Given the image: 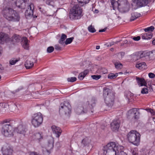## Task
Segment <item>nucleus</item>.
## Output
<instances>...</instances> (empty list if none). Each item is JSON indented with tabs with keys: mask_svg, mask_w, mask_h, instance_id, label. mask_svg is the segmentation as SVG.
<instances>
[{
	"mask_svg": "<svg viewBox=\"0 0 155 155\" xmlns=\"http://www.w3.org/2000/svg\"><path fill=\"white\" fill-rule=\"evenodd\" d=\"M29 0H17L15 2L16 6L22 9H25L26 6L28 9L26 10L25 15L27 18H29L33 16L34 6L33 4H29Z\"/></svg>",
	"mask_w": 155,
	"mask_h": 155,
	"instance_id": "obj_1",
	"label": "nucleus"
},
{
	"mask_svg": "<svg viewBox=\"0 0 155 155\" xmlns=\"http://www.w3.org/2000/svg\"><path fill=\"white\" fill-rule=\"evenodd\" d=\"M124 147L115 142H111L104 146L102 149L103 155H117L119 150H123Z\"/></svg>",
	"mask_w": 155,
	"mask_h": 155,
	"instance_id": "obj_2",
	"label": "nucleus"
},
{
	"mask_svg": "<svg viewBox=\"0 0 155 155\" xmlns=\"http://www.w3.org/2000/svg\"><path fill=\"white\" fill-rule=\"evenodd\" d=\"M2 14L8 21L18 22L20 21V17L19 14L10 7H6L4 8L2 10Z\"/></svg>",
	"mask_w": 155,
	"mask_h": 155,
	"instance_id": "obj_3",
	"label": "nucleus"
},
{
	"mask_svg": "<svg viewBox=\"0 0 155 155\" xmlns=\"http://www.w3.org/2000/svg\"><path fill=\"white\" fill-rule=\"evenodd\" d=\"M103 96L104 97L105 103L110 107H111L114 104V94L112 90L104 87L103 89Z\"/></svg>",
	"mask_w": 155,
	"mask_h": 155,
	"instance_id": "obj_4",
	"label": "nucleus"
},
{
	"mask_svg": "<svg viewBox=\"0 0 155 155\" xmlns=\"http://www.w3.org/2000/svg\"><path fill=\"white\" fill-rule=\"evenodd\" d=\"M127 137L129 143L136 146H138L140 142V135L137 131L132 130L127 134Z\"/></svg>",
	"mask_w": 155,
	"mask_h": 155,
	"instance_id": "obj_5",
	"label": "nucleus"
},
{
	"mask_svg": "<svg viewBox=\"0 0 155 155\" xmlns=\"http://www.w3.org/2000/svg\"><path fill=\"white\" fill-rule=\"evenodd\" d=\"M82 9L79 5H74L70 10L69 17L70 19L76 20L80 19L83 16Z\"/></svg>",
	"mask_w": 155,
	"mask_h": 155,
	"instance_id": "obj_6",
	"label": "nucleus"
},
{
	"mask_svg": "<svg viewBox=\"0 0 155 155\" xmlns=\"http://www.w3.org/2000/svg\"><path fill=\"white\" fill-rule=\"evenodd\" d=\"M43 120V118L40 113H35L32 116L31 123L35 127H38L41 125Z\"/></svg>",
	"mask_w": 155,
	"mask_h": 155,
	"instance_id": "obj_7",
	"label": "nucleus"
},
{
	"mask_svg": "<svg viewBox=\"0 0 155 155\" xmlns=\"http://www.w3.org/2000/svg\"><path fill=\"white\" fill-rule=\"evenodd\" d=\"M14 130L13 126L11 124H3L2 127V133L7 137L13 136Z\"/></svg>",
	"mask_w": 155,
	"mask_h": 155,
	"instance_id": "obj_8",
	"label": "nucleus"
},
{
	"mask_svg": "<svg viewBox=\"0 0 155 155\" xmlns=\"http://www.w3.org/2000/svg\"><path fill=\"white\" fill-rule=\"evenodd\" d=\"M138 109L134 108L128 111L127 118L132 121H135L139 118L140 113L137 110Z\"/></svg>",
	"mask_w": 155,
	"mask_h": 155,
	"instance_id": "obj_9",
	"label": "nucleus"
},
{
	"mask_svg": "<svg viewBox=\"0 0 155 155\" xmlns=\"http://www.w3.org/2000/svg\"><path fill=\"white\" fill-rule=\"evenodd\" d=\"M59 112L68 116L69 115L71 112V106L68 101H64V103L61 104Z\"/></svg>",
	"mask_w": 155,
	"mask_h": 155,
	"instance_id": "obj_10",
	"label": "nucleus"
},
{
	"mask_svg": "<svg viewBox=\"0 0 155 155\" xmlns=\"http://www.w3.org/2000/svg\"><path fill=\"white\" fill-rule=\"evenodd\" d=\"M119 10L122 12H128L130 9V5L127 0H118Z\"/></svg>",
	"mask_w": 155,
	"mask_h": 155,
	"instance_id": "obj_11",
	"label": "nucleus"
},
{
	"mask_svg": "<svg viewBox=\"0 0 155 155\" xmlns=\"http://www.w3.org/2000/svg\"><path fill=\"white\" fill-rule=\"evenodd\" d=\"M120 121L119 119H115L110 124L111 129L113 131H117L119 128Z\"/></svg>",
	"mask_w": 155,
	"mask_h": 155,
	"instance_id": "obj_12",
	"label": "nucleus"
},
{
	"mask_svg": "<svg viewBox=\"0 0 155 155\" xmlns=\"http://www.w3.org/2000/svg\"><path fill=\"white\" fill-rule=\"evenodd\" d=\"M88 109V107L84 104L80 106L75 109V112L78 114H81L86 113L87 112Z\"/></svg>",
	"mask_w": 155,
	"mask_h": 155,
	"instance_id": "obj_13",
	"label": "nucleus"
},
{
	"mask_svg": "<svg viewBox=\"0 0 155 155\" xmlns=\"http://www.w3.org/2000/svg\"><path fill=\"white\" fill-rule=\"evenodd\" d=\"M3 155H12L13 150L8 145H4L2 147Z\"/></svg>",
	"mask_w": 155,
	"mask_h": 155,
	"instance_id": "obj_14",
	"label": "nucleus"
},
{
	"mask_svg": "<svg viewBox=\"0 0 155 155\" xmlns=\"http://www.w3.org/2000/svg\"><path fill=\"white\" fill-rule=\"evenodd\" d=\"M135 1H136V5L138 8L145 6L151 2V0H133L134 2Z\"/></svg>",
	"mask_w": 155,
	"mask_h": 155,
	"instance_id": "obj_15",
	"label": "nucleus"
},
{
	"mask_svg": "<svg viewBox=\"0 0 155 155\" xmlns=\"http://www.w3.org/2000/svg\"><path fill=\"white\" fill-rule=\"evenodd\" d=\"M14 130L18 133L23 134L26 131L25 126L23 124H20L15 128Z\"/></svg>",
	"mask_w": 155,
	"mask_h": 155,
	"instance_id": "obj_16",
	"label": "nucleus"
},
{
	"mask_svg": "<svg viewBox=\"0 0 155 155\" xmlns=\"http://www.w3.org/2000/svg\"><path fill=\"white\" fill-rule=\"evenodd\" d=\"M51 129L53 133L55 134L56 137L58 138L59 137L62 132V130L61 128L56 126L53 125L51 127Z\"/></svg>",
	"mask_w": 155,
	"mask_h": 155,
	"instance_id": "obj_17",
	"label": "nucleus"
},
{
	"mask_svg": "<svg viewBox=\"0 0 155 155\" xmlns=\"http://www.w3.org/2000/svg\"><path fill=\"white\" fill-rule=\"evenodd\" d=\"M9 37L7 34L4 33H0V43L3 44L8 41Z\"/></svg>",
	"mask_w": 155,
	"mask_h": 155,
	"instance_id": "obj_18",
	"label": "nucleus"
},
{
	"mask_svg": "<svg viewBox=\"0 0 155 155\" xmlns=\"http://www.w3.org/2000/svg\"><path fill=\"white\" fill-rule=\"evenodd\" d=\"M95 99L94 97H92L91 99H89L85 104L87 106L88 105L89 108L92 109L95 105Z\"/></svg>",
	"mask_w": 155,
	"mask_h": 155,
	"instance_id": "obj_19",
	"label": "nucleus"
},
{
	"mask_svg": "<svg viewBox=\"0 0 155 155\" xmlns=\"http://www.w3.org/2000/svg\"><path fill=\"white\" fill-rule=\"evenodd\" d=\"M33 138L35 140L39 142L43 139V135L42 133H37L33 135Z\"/></svg>",
	"mask_w": 155,
	"mask_h": 155,
	"instance_id": "obj_20",
	"label": "nucleus"
},
{
	"mask_svg": "<svg viewBox=\"0 0 155 155\" xmlns=\"http://www.w3.org/2000/svg\"><path fill=\"white\" fill-rule=\"evenodd\" d=\"M136 80L138 84L140 86H146L147 84V83L143 78H140L139 77H136Z\"/></svg>",
	"mask_w": 155,
	"mask_h": 155,
	"instance_id": "obj_21",
	"label": "nucleus"
},
{
	"mask_svg": "<svg viewBox=\"0 0 155 155\" xmlns=\"http://www.w3.org/2000/svg\"><path fill=\"white\" fill-rule=\"evenodd\" d=\"M91 140L90 138L86 137L81 141V144L83 146H89L91 143Z\"/></svg>",
	"mask_w": 155,
	"mask_h": 155,
	"instance_id": "obj_22",
	"label": "nucleus"
},
{
	"mask_svg": "<svg viewBox=\"0 0 155 155\" xmlns=\"http://www.w3.org/2000/svg\"><path fill=\"white\" fill-rule=\"evenodd\" d=\"M146 55L148 56L150 60H154L155 59V50L147 52Z\"/></svg>",
	"mask_w": 155,
	"mask_h": 155,
	"instance_id": "obj_23",
	"label": "nucleus"
},
{
	"mask_svg": "<svg viewBox=\"0 0 155 155\" xmlns=\"http://www.w3.org/2000/svg\"><path fill=\"white\" fill-rule=\"evenodd\" d=\"M141 16V14L137 12H134L131 14V16L130 20V21H132L136 19Z\"/></svg>",
	"mask_w": 155,
	"mask_h": 155,
	"instance_id": "obj_24",
	"label": "nucleus"
},
{
	"mask_svg": "<svg viewBox=\"0 0 155 155\" xmlns=\"http://www.w3.org/2000/svg\"><path fill=\"white\" fill-rule=\"evenodd\" d=\"M12 41L14 43L18 42L20 41L21 37L19 35L14 34L12 37Z\"/></svg>",
	"mask_w": 155,
	"mask_h": 155,
	"instance_id": "obj_25",
	"label": "nucleus"
},
{
	"mask_svg": "<svg viewBox=\"0 0 155 155\" xmlns=\"http://www.w3.org/2000/svg\"><path fill=\"white\" fill-rule=\"evenodd\" d=\"M25 65L27 69H30L34 65L33 62H31L30 60H27L25 62Z\"/></svg>",
	"mask_w": 155,
	"mask_h": 155,
	"instance_id": "obj_26",
	"label": "nucleus"
},
{
	"mask_svg": "<svg viewBox=\"0 0 155 155\" xmlns=\"http://www.w3.org/2000/svg\"><path fill=\"white\" fill-rule=\"evenodd\" d=\"M111 3L113 9L115 10L116 8H117L119 10V3L118 2V0L117 1H114V0H112L111 1Z\"/></svg>",
	"mask_w": 155,
	"mask_h": 155,
	"instance_id": "obj_27",
	"label": "nucleus"
},
{
	"mask_svg": "<svg viewBox=\"0 0 155 155\" xmlns=\"http://www.w3.org/2000/svg\"><path fill=\"white\" fill-rule=\"evenodd\" d=\"M53 140L52 139L49 140L48 141V143L47 146V149L48 150H50L52 149L54 146Z\"/></svg>",
	"mask_w": 155,
	"mask_h": 155,
	"instance_id": "obj_28",
	"label": "nucleus"
},
{
	"mask_svg": "<svg viewBox=\"0 0 155 155\" xmlns=\"http://www.w3.org/2000/svg\"><path fill=\"white\" fill-rule=\"evenodd\" d=\"M152 36V34L151 33H148L143 34L142 36V38L143 39H150Z\"/></svg>",
	"mask_w": 155,
	"mask_h": 155,
	"instance_id": "obj_29",
	"label": "nucleus"
},
{
	"mask_svg": "<svg viewBox=\"0 0 155 155\" xmlns=\"http://www.w3.org/2000/svg\"><path fill=\"white\" fill-rule=\"evenodd\" d=\"M136 67L139 69H145L146 67V64L144 62L140 63L137 64Z\"/></svg>",
	"mask_w": 155,
	"mask_h": 155,
	"instance_id": "obj_30",
	"label": "nucleus"
},
{
	"mask_svg": "<svg viewBox=\"0 0 155 155\" xmlns=\"http://www.w3.org/2000/svg\"><path fill=\"white\" fill-rule=\"evenodd\" d=\"M67 38V36L65 34H62L60 39L59 40L58 42L61 44H63L64 42V40Z\"/></svg>",
	"mask_w": 155,
	"mask_h": 155,
	"instance_id": "obj_31",
	"label": "nucleus"
},
{
	"mask_svg": "<svg viewBox=\"0 0 155 155\" xmlns=\"http://www.w3.org/2000/svg\"><path fill=\"white\" fill-rule=\"evenodd\" d=\"M24 43L23 45V48L26 49H27L28 48V40L27 38L25 37L24 38Z\"/></svg>",
	"mask_w": 155,
	"mask_h": 155,
	"instance_id": "obj_32",
	"label": "nucleus"
},
{
	"mask_svg": "<svg viewBox=\"0 0 155 155\" xmlns=\"http://www.w3.org/2000/svg\"><path fill=\"white\" fill-rule=\"evenodd\" d=\"M118 74L116 73L115 74L114 73H110L108 74V78L110 79H114L116 78L118 76Z\"/></svg>",
	"mask_w": 155,
	"mask_h": 155,
	"instance_id": "obj_33",
	"label": "nucleus"
},
{
	"mask_svg": "<svg viewBox=\"0 0 155 155\" xmlns=\"http://www.w3.org/2000/svg\"><path fill=\"white\" fill-rule=\"evenodd\" d=\"M0 106L2 107V110H6L5 109L6 108L7 109L9 107L8 105L7 104L5 103H1L0 104Z\"/></svg>",
	"mask_w": 155,
	"mask_h": 155,
	"instance_id": "obj_34",
	"label": "nucleus"
},
{
	"mask_svg": "<svg viewBox=\"0 0 155 155\" xmlns=\"http://www.w3.org/2000/svg\"><path fill=\"white\" fill-rule=\"evenodd\" d=\"M154 29V27L153 26H151L150 27L145 28L144 30L145 32H152L153 31Z\"/></svg>",
	"mask_w": 155,
	"mask_h": 155,
	"instance_id": "obj_35",
	"label": "nucleus"
},
{
	"mask_svg": "<svg viewBox=\"0 0 155 155\" xmlns=\"http://www.w3.org/2000/svg\"><path fill=\"white\" fill-rule=\"evenodd\" d=\"M114 65L115 68L117 69H120L122 68L123 65L122 64L119 62H115L114 63Z\"/></svg>",
	"mask_w": 155,
	"mask_h": 155,
	"instance_id": "obj_36",
	"label": "nucleus"
},
{
	"mask_svg": "<svg viewBox=\"0 0 155 155\" xmlns=\"http://www.w3.org/2000/svg\"><path fill=\"white\" fill-rule=\"evenodd\" d=\"M74 39V38L73 37H72L71 38L66 39L65 42V44L66 45H67L68 44H70L72 41Z\"/></svg>",
	"mask_w": 155,
	"mask_h": 155,
	"instance_id": "obj_37",
	"label": "nucleus"
},
{
	"mask_svg": "<svg viewBox=\"0 0 155 155\" xmlns=\"http://www.w3.org/2000/svg\"><path fill=\"white\" fill-rule=\"evenodd\" d=\"M18 61V60L16 59L15 58H13L10 60L9 64L12 65H14Z\"/></svg>",
	"mask_w": 155,
	"mask_h": 155,
	"instance_id": "obj_38",
	"label": "nucleus"
},
{
	"mask_svg": "<svg viewBox=\"0 0 155 155\" xmlns=\"http://www.w3.org/2000/svg\"><path fill=\"white\" fill-rule=\"evenodd\" d=\"M88 29L89 31L90 32L94 33L96 31V30L91 25L88 26Z\"/></svg>",
	"mask_w": 155,
	"mask_h": 155,
	"instance_id": "obj_39",
	"label": "nucleus"
},
{
	"mask_svg": "<svg viewBox=\"0 0 155 155\" xmlns=\"http://www.w3.org/2000/svg\"><path fill=\"white\" fill-rule=\"evenodd\" d=\"M139 57H138V59L147 56L146 55L147 53H145L144 52H140L139 53Z\"/></svg>",
	"mask_w": 155,
	"mask_h": 155,
	"instance_id": "obj_40",
	"label": "nucleus"
},
{
	"mask_svg": "<svg viewBox=\"0 0 155 155\" xmlns=\"http://www.w3.org/2000/svg\"><path fill=\"white\" fill-rule=\"evenodd\" d=\"M91 77L93 79L97 80L101 77V76L100 75H92Z\"/></svg>",
	"mask_w": 155,
	"mask_h": 155,
	"instance_id": "obj_41",
	"label": "nucleus"
},
{
	"mask_svg": "<svg viewBox=\"0 0 155 155\" xmlns=\"http://www.w3.org/2000/svg\"><path fill=\"white\" fill-rule=\"evenodd\" d=\"M125 54V53L124 52H122L118 53L117 54V56L119 59H121L124 57Z\"/></svg>",
	"mask_w": 155,
	"mask_h": 155,
	"instance_id": "obj_42",
	"label": "nucleus"
},
{
	"mask_svg": "<svg viewBox=\"0 0 155 155\" xmlns=\"http://www.w3.org/2000/svg\"><path fill=\"white\" fill-rule=\"evenodd\" d=\"M146 110L149 112H150L152 115H155V111L151 108L146 109Z\"/></svg>",
	"mask_w": 155,
	"mask_h": 155,
	"instance_id": "obj_43",
	"label": "nucleus"
},
{
	"mask_svg": "<svg viewBox=\"0 0 155 155\" xmlns=\"http://www.w3.org/2000/svg\"><path fill=\"white\" fill-rule=\"evenodd\" d=\"M54 48L53 46H50L48 48L47 51L48 53H50L54 51Z\"/></svg>",
	"mask_w": 155,
	"mask_h": 155,
	"instance_id": "obj_44",
	"label": "nucleus"
},
{
	"mask_svg": "<svg viewBox=\"0 0 155 155\" xmlns=\"http://www.w3.org/2000/svg\"><path fill=\"white\" fill-rule=\"evenodd\" d=\"M77 79L75 77L68 78L67 80L68 82H74L76 81Z\"/></svg>",
	"mask_w": 155,
	"mask_h": 155,
	"instance_id": "obj_45",
	"label": "nucleus"
},
{
	"mask_svg": "<svg viewBox=\"0 0 155 155\" xmlns=\"http://www.w3.org/2000/svg\"><path fill=\"white\" fill-rule=\"evenodd\" d=\"M148 89L145 88H143L141 91V93L142 94H147L148 93Z\"/></svg>",
	"mask_w": 155,
	"mask_h": 155,
	"instance_id": "obj_46",
	"label": "nucleus"
},
{
	"mask_svg": "<svg viewBox=\"0 0 155 155\" xmlns=\"http://www.w3.org/2000/svg\"><path fill=\"white\" fill-rule=\"evenodd\" d=\"M131 95H132L131 93L129 92L127 94V95L126 97L127 98V99H128L129 101L132 98V97H133Z\"/></svg>",
	"mask_w": 155,
	"mask_h": 155,
	"instance_id": "obj_47",
	"label": "nucleus"
},
{
	"mask_svg": "<svg viewBox=\"0 0 155 155\" xmlns=\"http://www.w3.org/2000/svg\"><path fill=\"white\" fill-rule=\"evenodd\" d=\"M123 150H119V152L117 155H127L126 153L123 151Z\"/></svg>",
	"mask_w": 155,
	"mask_h": 155,
	"instance_id": "obj_48",
	"label": "nucleus"
},
{
	"mask_svg": "<svg viewBox=\"0 0 155 155\" xmlns=\"http://www.w3.org/2000/svg\"><path fill=\"white\" fill-rule=\"evenodd\" d=\"M83 73L81 72L78 75V78L80 80H82L85 76L83 75Z\"/></svg>",
	"mask_w": 155,
	"mask_h": 155,
	"instance_id": "obj_49",
	"label": "nucleus"
},
{
	"mask_svg": "<svg viewBox=\"0 0 155 155\" xmlns=\"http://www.w3.org/2000/svg\"><path fill=\"white\" fill-rule=\"evenodd\" d=\"M83 73L81 72L78 75V78L80 80H82L85 76L83 75Z\"/></svg>",
	"mask_w": 155,
	"mask_h": 155,
	"instance_id": "obj_50",
	"label": "nucleus"
},
{
	"mask_svg": "<svg viewBox=\"0 0 155 155\" xmlns=\"http://www.w3.org/2000/svg\"><path fill=\"white\" fill-rule=\"evenodd\" d=\"M148 76L150 78H153L155 77V74L152 73H149Z\"/></svg>",
	"mask_w": 155,
	"mask_h": 155,
	"instance_id": "obj_51",
	"label": "nucleus"
},
{
	"mask_svg": "<svg viewBox=\"0 0 155 155\" xmlns=\"http://www.w3.org/2000/svg\"><path fill=\"white\" fill-rule=\"evenodd\" d=\"M132 38L134 41H138L140 39V36H138L137 37H133Z\"/></svg>",
	"mask_w": 155,
	"mask_h": 155,
	"instance_id": "obj_52",
	"label": "nucleus"
},
{
	"mask_svg": "<svg viewBox=\"0 0 155 155\" xmlns=\"http://www.w3.org/2000/svg\"><path fill=\"white\" fill-rule=\"evenodd\" d=\"M55 48L57 50H60L61 49V48L58 45H56L54 46Z\"/></svg>",
	"mask_w": 155,
	"mask_h": 155,
	"instance_id": "obj_53",
	"label": "nucleus"
},
{
	"mask_svg": "<svg viewBox=\"0 0 155 155\" xmlns=\"http://www.w3.org/2000/svg\"><path fill=\"white\" fill-rule=\"evenodd\" d=\"M88 70H85L84 72H82L83 75H84L85 77L88 73Z\"/></svg>",
	"mask_w": 155,
	"mask_h": 155,
	"instance_id": "obj_54",
	"label": "nucleus"
},
{
	"mask_svg": "<svg viewBox=\"0 0 155 155\" xmlns=\"http://www.w3.org/2000/svg\"><path fill=\"white\" fill-rule=\"evenodd\" d=\"M52 2L50 0H47L46 2V4L49 5H51Z\"/></svg>",
	"mask_w": 155,
	"mask_h": 155,
	"instance_id": "obj_55",
	"label": "nucleus"
},
{
	"mask_svg": "<svg viewBox=\"0 0 155 155\" xmlns=\"http://www.w3.org/2000/svg\"><path fill=\"white\" fill-rule=\"evenodd\" d=\"M23 89V87H21L20 88H19L17 90H16L15 91V92H14V93L12 92V93H14V94H15V93L18 92L20 90H21L22 89Z\"/></svg>",
	"mask_w": 155,
	"mask_h": 155,
	"instance_id": "obj_56",
	"label": "nucleus"
},
{
	"mask_svg": "<svg viewBox=\"0 0 155 155\" xmlns=\"http://www.w3.org/2000/svg\"><path fill=\"white\" fill-rule=\"evenodd\" d=\"M106 29H107V28H106L103 29H101V30H99V31L100 32H104L106 30Z\"/></svg>",
	"mask_w": 155,
	"mask_h": 155,
	"instance_id": "obj_57",
	"label": "nucleus"
},
{
	"mask_svg": "<svg viewBox=\"0 0 155 155\" xmlns=\"http://www.w3.org/2000/svg\"><path fill=\"white\" fill-rule=\"evenodd\" d=\"M114 42L112 41V42H110V43L109 45H108V46H112L113 45H114Z\"/></svg>",
	"mask_w": 155,
	"mask_h": 155,
	"instance_id": "obj_58",
	"label": "nucleus"
},
{
	"mask_svg": "<svg viewBox=\"0 0 155 155\" xmlns=\"http://www.w3.org/2000/svg\"><path fill=\"white\" fill-rule=\"evenodd\" d=\"M123 43L124 44H128L129 43H130V42L129 41V42L128 43V41L127 40H126L123 41Z\"/></svg>",
	"mask_w": 155,
	"mask_h": 155,
	"instance_id": "obj_59",
	"label": "nucleus"
},
{
	"mask_svg": "<svg viewBox=\"0 0 155 155\" xmlns=\"http://www.w3.org/2000/svg\"><path fill=\"white\" fill-rule=\"evenodd\" d=\"M4 69V68L2 67V65L1 64H0V71H1L3 70Z\"/></svg>",
	"mask_w": 155,
	"mask_h": 155,
	"instance_id": "obj_60",
	"label": "nucleus"
},
{
	"mask_svg": "<svg viewBox=\"0 0 155 155\" xmlns=\"http://www.w3.org/2000/svg\"><path fill=\"white\" fill-rule=\"evenodd\" d=\"M82 1H81V2H85L86 3L88 2L90 0H82Z\"/></svg>",
	"mask_w": 155,
	"mask_h": 155,
	"instance_id": "obj_61",
	"label": "nucleus"
},
{
	"mask_svg": "<svg viewBox=\"0 0 155 155\" xmlns=\"http://www.w3.org/2000/svg\"><path fill=\"white\" fill-rule=\"evenodd\" d=\"M152 44L155 45V39L152 41Z\"/></svg>",
	"mask_w": 155,
	"mask_h": 155,
	"instance_id": "obj_62",
	"label": "nucleus"
},
{
	"mask_svg": "<svg viewBox=\"0 0 155 155\" xmlns=\"http://www.w3.org/2000/svg\"><path fill=\"white\" fill-rule=\"evenodd\" d=\"M100 47L99 46H96V49H99L100 48Z\"/></svg>",
	"mask_w": 155,
	"mask_h": 155,
	"instance_id": "obj_63",
	"label": "nucleus"
},
{
	"mask_svg": "<svg viewBox=\"0 0 155 155\" xmlns=\"http://www.w3.org/2000/svg\"><path fill=\"white\" fill-rule=\"evenodd\" d=\"M104 70H105V71H104V74H105V73H107V70H106V69H104Z\"/></svg>",
	"mask_w": 155,
	"mask_h": 155,
	"instance_id": "obj_64",
	"label": "nucleus"
}]
</instances>
